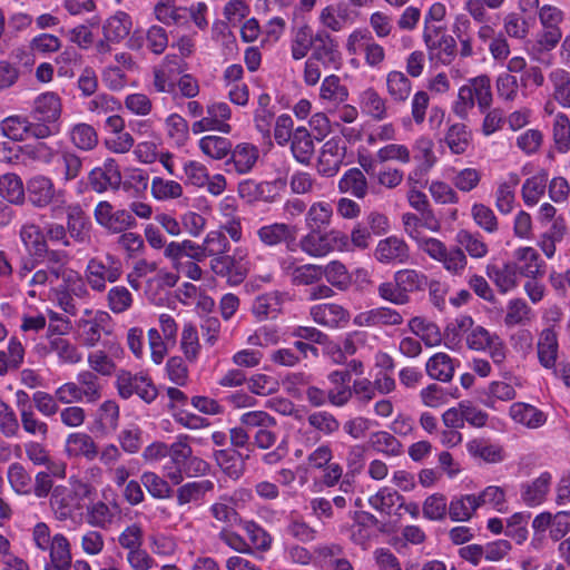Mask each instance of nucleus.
<instances>
[{
  "instance_id": "obj_63",
  "label": "nucleus",
  "mask_w": 570,
  "mask_h": 570,
  "mask_svg": "<svg viewBox=\"0 0 570 570\" xmlns=\"http://www.w3.org/2000/svg\"><path fill=\"white\" fill-rule=\"evenodd\" d=\"M307 422L313 429L325 435H331L340 429V422L326 411L311 413L307 416Z\"/></svg>"
},
{
  "instance_id": "obj_56",
  "label": "nucleus",
  "mask_w": 570,
  "mask_h": 570,
  "mask_svg": "<svg viewBox=\"0 0 570 570\" xmlns=\"http://www.w3.org/2000/svg\"><path fill=\"white\" fill-rule=\"evenodd\" d=\"M403 501V495L390 488L380 489L374 495L370 497L368 503L372 508L386 514L391 513L392 507Z\"/></svg>"
},
{
  "instance_id": "obj_35",
  "label": "nucleus",
  "mask_w": 570,
  "mask_h": 570,
  "mask_svg": "<svg viewBox=\"0 0 570 570\" xmlns=\"http://www.w3.org/2000/svg\"><path fill=\"white\" fill-rule=\"evenodd\" d=\"M386 90L396 102H404L412 90L411 80L402 71H390L386 76Z\"/></svg>"
},
{
  "instance_id": "obj_50",
  "label": "nucleus",
  "mask_w": 570,
  "mask_h": 570,
  "mask_svg": "<svg viewBox=\"0 0 570 570\" xmlns=\"http://www.w3.org/2000/svg\"><path fill=\"white\" fill-rule=\"evenodd\" d=\"M20 421L26 433L32 436H39L46 440L49 433V426L45 421L37 417L32 406H26L21 411Z\"/></svg>"
},
{
  "instance_id": "obj_61",
  "label": "nucleus",
  "mask_w": 570,
  "mask_h": 570,
  "mask_svg": "<svg viewBox=\"0 0 570 570\" xmlns=\"http://www.w3.org/2000/svg\"><path fill=\"white\" fill-rule=\"evenodd\" d=\"M210 268L216 275L227 276L228 281L238 284L244 279V274L236 272L234 275L235 259L228 255H216L210 262Z\"/></svg>"
},
{
  "instance_id": "obj_39",
  "label": "nucleus",
  "mask_w": 570,
  "mask_h": 570,
  "mask_svg": "<svg viewBox=\"0 0 570 570\" xmlns=\"http://www.w3.org/2000/svg\"><path fill=\"white\" fill-rule=\"evenodd\" d=\"M362 110L374 120L386 118V100L373 88H367L361 95Z\"/></svg>"
},
{
  "instance_id": "obj_16",
  "label": "nucleus",
  "mask_w": 570,
  "mask_h": 570,
  "mask_svg": "<svg viewBox=\"0 0 570 570\" xmlns=\"http://www.w3.org/2000/svg\"><path fill=\"white\" fill-rule=\"evenodd\" d=\"M517 268L521 276L535 279L543 274V262L532 247H520L514 252Z\"/></svg>"
},
{
  "instance_id": "obj_62",
  "label": "nucleus",
  "mask_w": 570,
  "mask_h": 570,
  "mask_svg": "<svg viewBox=\"0 0 570 570\" xmlns=\"http://www.w3.org/2000/svg\"><path fill=\"white\" fill-rule=\"evenodd\" d=\"M553 140L560 153L570 149V120L564 114H558L553 122Z\"/></svg>"
},
{
  "instance_id": "obj_40",
  "label": "nucleus",
  "mask_w": 570,
  "mask_h": 570,
  "mask_svg": "<svg viewBox=\"0 0 570 570\" xmlns=\"http://www.w3.org/2000/svg\"><path fill=\"white\" fill-rule=\"evenodd\" d=\"M0 196L10 204H22L24 188L22 180L16 174H4L0 177Z\"/></svg>"
},
{
  "instance_id": "obj_8",
  "label": "nucleus",
  "mask_w": 570,
  "mask_h": 570,
  "mask_svg": "<svg viewBox=\"0 0 570 570\" xmlns=\"http://www.w3.org/2000/svg\"><path fill=\"white\" fill-rule=\"evenodd\" d=\"M312 59L321 62L324 68L338 70L342 63V55L337 41L325 30L315 33V43L312 49Z\"/></svg>"
},
{
  "instance_id": "obj_45",
  "label": "nucleus",
  "mask_w": 570,
  "mask_h": 570,
  "mask_svg": "<svg viewBox=\"0 0 570 570\" xmlns=\"http://www.w3.org/2000/svg\"><path fill=\"white\" fill-rule=\"evenodd\" d=\"M394 281H397L400 288L406 295L412 292L424 291L429 285L428 277L415 269L397 271L394 274Z\"/></svg>"
},
{
  "instance_id": "obj_33",
  "label": "nucleus",
  "mask_w": 570,
  "mask_h": 570,
  "mask_svg": "<svg viewBox=\"0 0 570 570\" xmlns=\"http://www.w3.org/2000/svg\"><path fill=\"white\" fill-rule=\"evenodd\" d=\"M321 278L324 276L333 287L340 291H346L352 285V276L340 261H332L321 266Z\"/></svg>"
},
{
  "instance_id": "obj_30",
  "label": "nucleus",
  "mask_w": 570,
  "mask_h": 570,
  "mask_svg": "<svg viewBox=\"0 0 570 570\" xmlns=\"http://www.w3.org/2000/svg\"><path fill=\"white\" fill-rule=\"evenodd\" d=\"M71 144L83 151H90L98 145V134L96 129L86 122H79L72 126L69 131Z\"/></svg>"
},
{
  "instance_id": "obj_15",
  "label": "nucleus",
  "mask_w": 570,
  "mask_h": 570,
  "mask_svg": "<svg viewBox=\"0 0 570 570\" xmlns=\"http://www.w3.org/2000/svg\"><path fill=\"white\" fill-rule=\"evenodd\" d=\"M66 227L69 237L75 242L83 244L90 240V219L79 206L68 209Z\"/></svg>"
},
{
  "instance_id": "obj_18",
  "label": "nucleus",
  "mask_w": 570,
  "mask_h": 570,
  "mask_svg": "<svg viewBox=\"0 0 570 570\" xmlns=\"http://www.w3.org/2000/svg\"><path fill=\"white\" fill-rule=\"evenodd\" d=\"M214 456L223 472L233 480H237L244 474L245 461L249 458L248 455L243 456L234 449L218 450Z\"/></svg>"
},
{
  "instance_id": "obj_43",
  "label": "nucleus",
  "mask_w": 570,
  "mask_h": 570,
  "mask_svg": "<svg viewBox=\"0 0 570 570\" xmlns=\"http://www.w3.org/2000/svg\"><path fill=\"white\" fill-rule=\"evenodd\" d=\"M469 87L473 94L474 101L480 110L484 112L492 104L491 80L487 75H481L469 80Z\"/></svg>"
},
{
  "instance_id": "obj_59",
  "label": "nucleus",
  "mask_w": 570,
  "mask_h": 570,
  "mask_svg": "<svg viewBox=\"0 0 570 570\" xmlns=\"http://www.w3.org/2000/svg\"><path fill=\"white\" fill-rule=\"evenodd\" d=\"M551 80L554 87V99L562 107L570 108V72L558 69L551 73Z\"/></svg>"
},
{
  "instance_id": "obj_14",
  "label": "nucleus",
  "mask_w": 570,
  "mask_h": 570,
  "mask_svg": "<svg viewBox=\"0 0 570 570\" xmlns=\"http://www.w3.org/2000/svg\"><path fill=\"white\" fill-rule=\"evenodd\" d=\"M355 324L360 326L375 327V326H394L403 323L402 315L389 307H377L367 312L358 314Z\"/></svg>"
},
{
  "instance_id": "obj_2",
  "label": "nucleus",
  "mask_w": 570,
  "mask_h": 570,
  "mask_svg": "<svg viewBox=\"0 0 570 570\" xmlns=\"http://www.w3.org/2000/svg\"><path fill=\"white\" fill-rule=\"evenodd\" d=\"M299 248L312 257H324L334 250H350L348 236L337 229L322 233L320 229H311L299 239Z\"/></svg>"
},
{
  "instance_id": "obj_31",
  "label": "nucleus",
  "mask_w": 570,
  "mask_h": 570,
  "mask_svg": "<svg viewBox=\"0 0 570 570\" xmlns=\"http://www.w3.org/2000/svg\"><path fill=\"white\" fill-rule=\"evenodd\" d=\"M320 98L333 105H340L347 100L348 89L338 76L330 75L321 83Z\"/></svg>"
},
{
  "instance_id": "obj_52",
  "label": "nucleus",
  "mask_w": 570,
  "mask_h": 570,
  "mask_svg": "<svg viewBox=\"0 0 570 570\" xmlns=\"http://www.w3.org/2000/svg\"><path fill=\"white\" fill-rule=\"evenodd\" d=\"M456 242L473 258H483L488 254L487 244L469 230L461 229L456 234Z\"/></svg>"
},
{
  "instance_id": "obj_64",
  "label": "nucleus",
  "mask_w": 570,
  "mask_h": 570,
  "mask_svg": "<svg viewBox=\"0 0 570 570\" xmlns=\"http://www.w3.org/2000/svg\"><path fill=\"white\" fill-rule=\"evenodd\" d=\"M244 530L248 537L250 549L267 551L272 544V537L261 525L253 521L244 522Z\"/></svg>"
},
{
  "instance_id": "obj_36",
  "label": "nucleus",
  "mask_w": 570,
  "mask_h": 570,
  "mask_svg": "<svg viewBox=\"0 0 570 570\" xmlns=\"http://www.w3.org/2000/svg\"><path fill=\"white\" fill-rule=\"evenodd\" d=\"M67 451L73 456H85L92 460L98 454V449L92 438L86 433H72L67 439Z\"/></svg>"
},
{
  "instance_id": "obj_1",
  "label": "nucleus",
  "mask_w": 570,
  "mask_h": 570,
  "mask_svg": "<svg viewBox=\"0 0 570 570\" xmlns=\"http://www.w3.org/2000/svg\"><path fill=\"white\" fill-rule=\"evenodd\" d=\"M94 488L85 482L77 481L71 488L58 485L53 488L50 497V507L59 521L73 517L76 511L83 509V501L90 499Z\"/></svg>"
},
{
  "instance_id": "obj_54",
  "label": "nucleus",
  "mask_w": 570,
  "mask_h": 570,
  "mask_svg": "<svg viewBox=\"0 0 570 570\" xmlns=\"http://www.w3.org/2000/svg\"><path fill=\"white\" fill-rule=\"evenodd\" d=\"M371 445L379 452L396 456L402 452L401 442L391 433L379 431L371 434Z\"/></svg>"
},
{
  "instance_id": "obj_23",
  "label": "nucleus",
  "mask_w": 570,
  "mask_h": 570,
  "mask_svg": "<svg viewBox=\"0 0 570 570\" xmlns=\"http://www.w3.org/2000/svg\"><path fill=\"white\" fill-rule=\"evenodd\" d=\"M257 235L259 240L267 246H275L295 239L294 227L284 223L263 226L258 229Z\"/></svg>"
},
{
  "instance_id": "obj_41",
  "label": "nucleus",
  "mask_w": 570,
  "mask_h": 570,
  "mask_svg": "<svg viewBox=\"0 0 570 570\" xmlns=\"http://www.w3.org/2000/svg\"><path fill=\"white\" fill-rule=\"evenodd\" d=\"M200 150L213 159H224L232 151V142L229 139L216 135H208L199 140Z\"/></svg>"
},
{
  "instance_id": "obj_48",
  "label": "nucleus",
  "mask_w": 570,
  "mask_h": 570,
  "mask_svg": "<svg viewBox=\"0 0 570 570\" xmlns=\"http://www.w3.org/2000/svg\"><path fill=\"white\" fill-rule=\"evenodd\" d=\"M531 320V308L522 298H513L509 301L504 324L508 327L523 325Z\"/></svg>"
},
{
  "instance_id": "obj_55",
  "label": "nucleus",
  "mask_w": 570,
  "mask_h": 570,
  "mask_svg": "<svg viewBox=\"0 0 570 570\" xmlns=\"http://www.w3.org/2000/svg\"><path fill=\"white\" fill-rule=\"evenodd\" d=\"M315 43V35L308 26H302L295 32L292 42V57L295 60L304 58L307 52L313 49Z\"/></svg>"
},
{
  "instance_id": "obj_25",
  "label": "nucleus",
  "mask_w": 570,
  "mask_h": 570,
  "mask_svg": "<svg viewBox=\"0 0 570 570\" xmlns=\"http://www.w3.org/2000/svg\"><path fill=\"white\" fill-rule=\"evenodd\" d=\"M20 239L33 258H41L47 252V239L39 226L35 224L23 225L20 229Z\"/></svg>"
},
{
  "instance_id": "obj_57",
  "label": "nucleus",
  "mask_w": 570,
  "mask_h": 570,
  "mask_svg": "<svg viewBox=\"0 0 570 570\" xmlns=\"http://www.w3.org/2000/svg\"><path fill=\"white\" fill-rule=\"evenodd\" d=\"M333 216V208L331 204L320 202L314 203L306 215L307 225L312 229H320L326 227L331 223Z\"/></svg>"
},
{
  "instance_id": "obj_28",
  "label": "nucleus",
  "mask_w": 570,
  "mask_h": 570,
  "mask_svg": "<svg viewBox=\"0 0 570 570\" xmlns=\"http://www.w3.org/2000/svg\"><path fill=\"white\" fill-rule=\"evenodd\" d=\"M510 415L515 422L530 429H537L546 422V415L542 411L525 403L512 404Z\"/></svg>"
},
{
  "instance_id": "obj_46",
  "label": "nucleus",
  "mask_w": 570,
  "mask_h": 570,
  "mask_svg": "<svg viewBox=\"0 0 570 570\" xmlns=\"http://www.w3.org/2000/svg\"><path fill=\"white\" fill-rule=\"evenodd\" d=\"M474 494L454 498L449 504V515L452 521H468L478 509Z\"/></svg>"
},
{
  "instance_id": "obj_6",
  "label": "nucleus",
  "mask_w": 570,
  "mask_h": 570,
  "mask_svg": "<svg viewBox=\"0 0 570 570\" xmlns=\"http://www.w3.org/2000/svg\"><path fill=\"white\" fill-rule=\"evenodd\" d=\"M40 258L23 261L17 275L20 284L28 288V296L36 298L43 293L48 284H53L57 279L55 271H48L39 262Z\"/></svg>"
},
{
  "instance_id": "obj_10",
  "label": "nucleus",
  "mask_w": 570,
  "mask_h": 570,
  "mask_svg": "<svg viewBox=\"0 0 570 570\" xmlns=\"http://www.w3.org/2000/svg\"><path fill=\"white\" fill-rule=\"evenodd\" d=\"M374 255L383 264H403L409 259L410 250L403 239L391 236L379 242Z\"/></svg>"
},
{
  "instance_id": "obj_42",
  "label": "nucleus",
  "mask_w": 570,
  "mask_h": 570,
  "mask_svg": "<svg viewBox=\"0 0 570 570\" xmlns=\"http://www.w3.org/2000/svg\"><path fill=\"white\" fill-rule=\"evenodd\" d=\"M471 455L484 460L487 463H498L503 460V450L499 445L490 444L483 439H475L466 444Z\"/></svg>"
},
{
  "instance_id": "obj_11",
  "label": "nucleus",
  "mask_w": 570,
  "mask_h": 570,
  "mask_svg": "<svg viewBox=\"0 0 570 570\" xmlns=\"http://www.w3.org/2000/svg\"><path fill=\"white\" fill-rule=\"evenodd\" d=\"M313 321L326 327H338L350 320V313L343 306L334 303L317 304L311 307Z\"/></svg>"
},
{
  "instance_id": "obj_21",
  "label": "nucleus",
  "mask_w": 570,
  "mask_h": 570,
  "mask_svg": "<svg viewBox=\"0 0 570 570\" xmlns=\"http://www.w3.org/2000/svg\"><path fill=\"white\" fill-rule=\"evenodd\" d=\"M558 347V337L554 330H543L538 342V357L543 367L552 368L556 366Z\"/></svg>"
},
{
  "instance_id": "obj_3",
  "label": "nucleus",
  "mask_w": 570,
  "mask_h": 570,
  "mask_svg": "<svg viewBox=\"0 0 570 570\" xmlns=\"http://www.w3.org/2000/svg\"><path fill=\"white\" fill-rule=\"evenodd\" d=\"M115 384L119 396L124 400L137 395L146 403H151L158 395L157 387L151 379L144 373H131L127 370H119L116 373Z\"/></svg>"
},
{
  "instance_id": "obj_22",
  "label": "nucleus",
  "mask_w": 570,
  "mask_h": 570,
  "mask_svg": "<svg viewBox=\"0 0 570 570\" xmlns=\"http://www.w3.org/2000/svg\"><path fill=\"white\" fill-rule=\"evenodd\" d=\"M291 141L294 158L303 165H308L314 154V141L309 131L305 127L296 128Z\"/></svg>"
},
{
  "instance_id": "obj_37",
  "label": "nucleus",
  "mask_w": 570,
  "mask_h": 570,
  "mask_svg": "<svg viewBox=\"0 0 570 570\" xmlns=\"http://www.w3.org/2000/svg\"><path fill=\"white\" fill-rule=\"evenodd\" d=\"M76 383L81 394H83L86 403H96L101 399L102 386L98 375L92 371L85 370L79 372Z\"/></svg>"
},
{
  "instance_id": "obj_34",
  "label": "nucleus",
  "mask_w": 570,
  "mask_h": 570,
  "mask_svg": "<svg viewBox=\"0 0 570 570\" xmlns=\"http://www.w3.org/2000/svg\"><path fill=\"white\" fill-rule=\"evenodd\" d=\"M550 482L551 474L544 472L531 483L524 484L522 487L523 501L531 507L540 504L549 491Z\"/></svg>"
},
{
  "instance_id": "obj_27",
  "label": "nucleus",
  "mask_w": 570,
  "mask_h": 570,
  "mask_svg": "<svg viewBox=\"0 0 570 570\" xmlns=\"http://www.w3.org/2000/svg\"><path fill=\"white\" fill-rule=\"evenodd\" d=\"M214 490V482L208 479L193 481L180 485L177 489V503L185 505L190 502L203 500L206 493Z\"/></svg>"
},
{
  "instance_id": "obj_29",
  "label": "nucleus",
  "mask_w": 570,
  "mask_h": 570,
  "mask_svg": "<svg viewBox=\"0 0 570 570\" xmlns=\"http://www.w3.org/2000/svg\"><path fill=\"white\" fill-rule=\"evenodd\" d=\"M472 140V134L462 122L453 124L445 132L444 141L450 150L455 155L466 151Z\"/></svg>"
},
{
  "instance_id": "obj_7",
  "label": "nucleus",
  "mask_w": 570,
  "mask_h": 570,
  "mask_svg": "<svg viewBox=\"0 0 570 570\" xmlns=\"http://www.w3.org/2000/svg\"><path fill=\"white\" fill-rule=\"evenodd\" d=\"M346 145L338 136L324 142L316 163L317 173L323 177H334L340 171L346 157Z\"/></svg>"
},
{
  "instance_id": "obj_5",
  "label": "nucleus",
  "mask_w": 570,
  "mask_h": 570,
  "mask_svg": "<svg viewBox=\"0 0 570 570\" xmlns=\"http://www.w3.org/2000/svg\"><path fill=\"white\" fill-rule=\"evenodd\" d=\"M121 273V262L116 256L106 254L102 259L98 257L89 259L86 267V279L94 291L104 292L106 283L117 282Z\"/></svg>"
},
{
  "instance_id": "obj_49",
  "label": "nucleus",
  "mask_w": 570,
  "mask_h": 570,
  "mask_svg": "<svg viewBox=\"0 0 570 570\" xmlns=\"http://www.w3.org/2000/svg\"><path fill=\"white\" fill-rule=\"evenodd\" d=\"M548 176L542 171L528 178L522 186V198L528 206L535 205L544 194Z\"/></svg>"
},
{
  "instance_id": "obj_32",
  "label": "nucleus",
  "mask_w": 570,
  "mask_h": 570,
  "mask_svg": "<svg viewBox=\"0 0 570 570\" xmlns=\"http://www.w3.org/2000/svg\"><path fill=\"white\" fill-rule=\"evenodd\" d=\"M131 21L129 16L125 12H118L104 23V37L107 41L119 42L129 35Z\"/></svg>"
},
{
  "instance_id": "obj_58",
  "label": "nucleus",
  "mask_w": 570,
  "mask_h": 570,
  "mask_svg": "<svg viewBox=\"0 0 570 570\" xmlns=\"http://www.w3.org/2000/svg\"><path fill=\"white\" fill-rule=\"evenodd\" d=\"M49 346L50 351L55 352L63 363L76 364L81 360L78 348L61 336L50 338Z\"/></svg>"
},
{
  "instance_id": "obj_4",
  "label": "nucleus",
  "mask_w": 570,
  "mask_h": 570,
  "mask_svg": "<svg viewBox=\"0 0 570 570\" xmlns=\"http://www.w3.org/2000/svg\"><path fill=\"white\" fill-rule=\"evenodd\" d=\"M423 39L428 48L430 60L442 65H450L456 57L455 39L446 33L443 27L426 26Z\"/></svg>"
},
{
  "instance_id": "obj_53",
  "label": "nucleus",
  "mask_w": 570,
  "mask_h": 570,
  "mask_svg": "<svg viewBox=\"0 0 570 570\" xmlns=\"http://www.w3.org/2000/svg\"><path fill=\"white\" fill-rule=\"evenodd\" d=\"M142 485L156 499L171 498L173 490L168 482L154 472H144L140 476Z\"/></svg>"
},
{
  "instance_id": "obj_47",
  "label": "nucleus",
  "mask_w": 570,
  "mask_h": 570,
  "mask_svg": "<svg viewBox=\"0 0 570 570\" xmlns=\"http://www.w3.org/2000/svg\"><path fill=\"white\" fill-rule=\"evenodd\" d=\"M24 348L20 341L11 337L7 351H0V375H4L9 368H18L23 362Z\"/></svg>"
},
{
  "instance_id": "obj_51",
  "label": "nucleus",
  "mask_w": 570,
  "mask_h": 570,
  "mask_svg": "<svg viewBox=\"0 0 570 570\" xmlns=\"http://www.w3.org/2000/svg\"><path fill=\"white\" fill-rule=\"evenodd\" d=\"M42 258L43 261L40 262L42 266L48 271H55L58 278L70 281V277H67L68 269L66 267L69 262V256L65 250L49 249L47 246V252Z\"/></svg>"
},
{
  "instance_id": "obj_26",
  "label": "nucleus",
  "mask_w": 570,
  "mask_h": 570,
  "mask_svg": "<svg viewBox=\"0 0 570 570\" xmlns=\"http://www.w3.org/2000/svg\"><path fill=\"white\" fill-rule=\"evenodd\" d=\"M425 371L433 380L450 382L454 375V363L446 353H436L428 360Z\"/></svg>"
},
{
  "instance_id": "obj_9",
  "label": "nucleus",
  "mask_w": 570,
  "mask_h": 570,
  "mask_svg": "<svg viewBox=\"0 0 570 570\" xmlns=\"http://www.w3.org/2000/svg\"><path fill=\"white\" fill-rule=\"evenodd\" d=\"M89 186L96 193H105L109 188L118 189L121 174L115 159L108 158L101 167L94 168L88 176Z\"/></svg>"
},
{
  "instance_id": "obj_19",
  "label": "nucleus",
  "mask_w": 570,
  "mask_h": 570,
  "mask_svg": "<svg viewBox=\"0 0 570 570\" xmlns=\"http://www.w3.org/2000/svg\"><path fill=\"white\" fill-rule=\"evenodd\" d=\"M338 190L363 199L368 193V184L360 168H351L338 180Z\"/></svg>"
},
{
  "instance_id": "obj_17",
  "label": "nucleus",
  "mask_w": 570,
  "mask_h": 570,
  "mask_svg": "<svg viewBox=\"0 0 570 570\" xmlns=\"http://www.w3.org/2000/svg\"><path fill=\"white\" fill-rule=\"evenodd\" d=\"M61 114L60 98L53 92L40 95L35 100L32 117L37 121L55 122Z\"/></svg>"
},
{
  "instance_id": "obj_20",
  "label": "nucleus",
  "mask_w": 570,
  "mask_h": 570,
  "mask_svg": "<svg viewBox=\"0 0 570 570\" xmlns=\"http://www.w3.org/2000/svg\"><path fill=\"white\" fill-rule=\"evenodd\" d=\"M50 562L48 566H56L58 569H70L72 566L71 547L67 537L56 533L48 550Z\"/></svg>"
},
{
  "instance_id": "obj_13",
  "label": "nucleus",
  "mask_w": 570,
  "mask_h": 570,
  "mask_svg": "<svg viewBox=\"0 0 570 570\" xmlns=\"http://www.w3.org/2000/svg\"><path fill=\"white\" fill-rule=\"evenodd\" d=\"M27 195L33 206L46 207L55 198V185L52 180L46 176H35L27 183Z\"/></svg>"
},
{
  "instance_id": "obj_38",
  "label": "nucleus",
  "mask_w": 570,
  "mask_h": 570,
  "mask_svg": "<svg viewBox=\"0 0 570 570\" xmlns=\"http://www.w3.org/2000/svg\"><path fill=\"white\" fill-rule=\"evenodd\" d=\"M49 122L38 121L32 122L27 118L20 117H10L6 120V126L8 129H21L26 132L27 136L33 137L37 139H43L53 134L52 129L48 125Z\"/></svg>"
},
{
  "instance_id": "obj_12",
  "label": "nucleus",
  "mask_w": 570,
  "mask_h": 570,
  "mask_svg": "<svg viewBox=\"0 0 570 570\" xmlns=\"http://www.w3.org/2000/svg\"><path fill=\"white\" fill-rule=\"evenodd\" d=\"M485 272L488 277L503 294L515 288L518 285V276L520 273L517 268V263L508 262L501 266L495 264H488Z\"/></svg>"
},
{
  "instance_id": "obj_24",
  "label": "nucleus",
  "mask_w": 570,
  "mask_h": 570,
  "mask_svg": "<svg viewBox=\"0 0 570 570\" xmlns=\"http://www.w3.org/2000/svg\"><path fill=\"white\" fill-rule=\"evenodd\" d=\"M258 158V150L254 145L250 144H238L230 151V158L227 160V165H233L235 170L239 174L248 173Z\"/></svg>"
},
{
  "instance_id": "obj_44",
  "label": "nucleus",
  "mask_w": 570,
  "mask_h": 570,
  "mask_svg": "<svg viewBox=\"0 0 570 570\" xmlns=\"http://www.w3.org/2000/svg\"><path fill=\"white\" fill-rule=\"evenodd\" d=\"M282 308V302L276 293L258 296L252 307L258 320L275 318Z\"/></svg>"
},
{
  "instance_id": "obj_60",
  "label": "nucleus",
  "mask_w": 570,
  "mask_h": 570,
  "mask_svg": "<svg viewBox=\"0 0 570 570\" xmlns=\"http://www.w3.org/2000/svg\"><path fill=\"white\" fill-rule=\"evenodd\" d=\"M114 513L102 501H98L87 507V522L97 528L108 529L112 523Z\"/></svg>"
}]
</instances>
